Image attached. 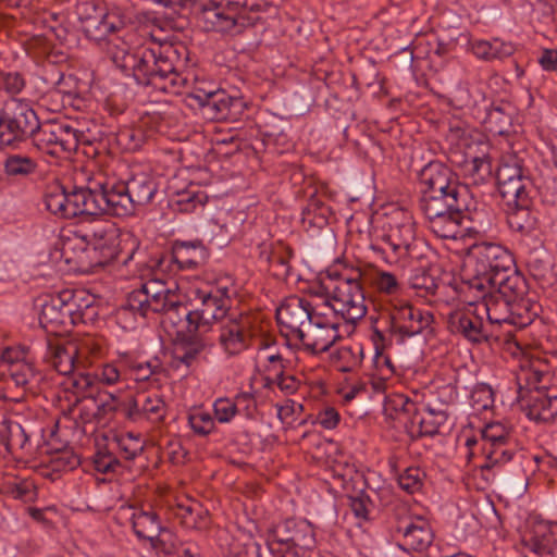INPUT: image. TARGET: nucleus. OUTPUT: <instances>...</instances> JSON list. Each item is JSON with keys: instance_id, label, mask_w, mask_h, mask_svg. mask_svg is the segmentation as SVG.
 Wrapping results in <instances>:
<instances>
[{"instance_id": "58", "label": "nucleus", "mask_w": 557, "mask_h": 557, "mask_svg": "<svg viewBox=\"0 0 557 557\" xmlns=\"http://www.w3.org/2000/svg\"><path fill=\"white\" fill-rule=\"evenodd\" d=\"M91 375L95 379L96 385L113 386L122 382L124 374L116 363L108 362L98 367Z\"/></svg>"}, {"instance_id": "47", "label": "nucleus", "mask_w": 557, "mask_h": 557, "mask_svg": "<svg viewBox=\"0 0 557 557\" xmlns=\"http://www.w3.org/2000/svg\"><path fill=\"white\" fill-rule=\"evenodd\" d=\"M188 424L193 432L199 436H207L215 431L214 417L202 407L193 408L189 410Z\"/></svg>"}, {"instance_id": "31", "label": "nucleus", "mask_w": 557, "mask_h": 557, "mask_svg": "<svg viewBox=\"0 0 557 557\" xmlns=\"http://www.w3.org/2000/svg\"><path fill=\"white\" fill-rule=\"evenodd\" d=\"M484 281L485 288L499 294L507 299L517 300L527 290V284L522 275L511 268Z\"/></svg>"}, {"instance_id": "59", "label": "nucleus", "mask_w": 557, "mask_h": 557, "mask_svg": "<svg viewBox=\"0 0 557 557\" xmlns=\"http://www.w3.org/2000/svg\"><path fill=\"white\" fill-rule=\"evenodd\" d=\"M197 505H180L177 516L182 519V523L185 528L188 529H202L208 524V512L203 510L201 507H198V515L200 521H197L195 518Z\"/></svg>"}, {"instance_id": "19", "label": "nucleus", "mask_w": 557, "mask_h": 557, "mask_svg": "<svg viewBox=\"0 0 557 557\" xmlns=\"http://www.w3.org/2000/svg\"><path fill=\"white\" fill-rule=\"evenodd\" d=\"M127 513H129L128 519L134 533L139 540L149 541L151 547L154 549L166 554L171 553V547H169L166 543L172 537V534L161 527V522L156 512L129 507Z\"/></svg>"}, {"instance_id": "35", "label": "nucleus", "mask_w": 557, "mask_h": 557, "mask_svg": "<svg viewBox=\"0 0 557 557\" xmlns=\"http://www.w3.org/2000/svg\"><path fill=\"white\" fill-rule=\"evenodd\" d=\"M125 185L135 208L148 205L158 190L154 178L147 172L134 173Z\"/></svg>"}, {"instance_id": "21", "label": "nucleus", "mask_w": 557, "mask_h": 557, "mask_svg": "<svg viewBox=\"0 0 557 557\" xmlns=\"http://www.w3.org/2000/svg\"><path fill=\"white\" fill-rule=\"evenodd\" d=\"M421 190L472 197L467 185L460 184L453 171L441 162H430L420 173Z\"/></svg>"}, {"instance_id": "2", "label": "nucleus", "mask_w": 557, "mask_h": 557, "mask_svg": "<svg viewBox=\"0 0 557 557\" xmlns=\"http://www.w3.org/2000/svg\"><path fill=\"white\" fill-rule=\"evenodd\" d=\"M359 276V273L355 276H345L329 272L320 286L321 308L331 311L335 319L341 317L349 324L362 319L367 313V306Z\"/></svg>"}, {"instance_id": "32", "label": "nucleus", "mask_w": 557, "mask_h": 557, "mask_svg": "<svg viewBox=\"0 0 557 557\" xmlns=\"http://www.w3.org/2000/svg\"><path fill=\"white\" fill-rule=\"evenodd\" d=\"M213 346L212 341L202 334L190 332L175 345V359L185 366H191L201 355L208 352Z\"/></svg>"}, {"instance_id": "54", "label": "nucleus", "mask_w": 557, "mask_h": 557, "mask_svg": "<svg viewBox=\"0 0 557 557\" xmlns=\"http://www.w3.org/2000/svg\"><path fill=\"white\" fill-rule=\"evenodd\" d=\"M425 479V473L419 467H408L398 475L399 487L408 494H414L421 491Z\"/></svg>"}, {"instance_id": "11", "label": "nucleus", "mask_w": 557, "mask_h": 557, "mask_svg": "<svg viewBox=\"0 0 557 557\" xmlns=\"http://www.w3.org/2000/svg\"><path fill=\"white\" fill-rule=\"evenodd\" d=\"M244 0L210 1L200 13V22L207 32L238 34L247 25Z\"/></svg>"}, {"instance_id": "41", "label": "nucleus", "mask_w": 557, "mask_h": 557, "mask_svg": "<svg viewBox=\"0 0 557 557\" xmlns=\"http://www.w3.org/2000/svg\"><path fill=\"white\" fill-rule=\"evenodd\" d=\"M482 454L484 461L480 465V469L482 471L498 470L512 460L516 445L511 442V444L482 446Z\"/></svg>"}, {"instance_id": "15", "label": "nucleus", "mask_w": 557, "mask_h": 557, "mask_svg": "<svg viewBox=\"0 0 557 557\" xmlns=\"http://www.w3.org/2000/svg\"><path fill=\"white\" fill-rule=\"evenodd\" d=\"M83 140L84 133L69 122L46 123L36 135L37 147L53 156L75 151Z\"/></svg>"}, {"instance_id": "16", "label": "nucleus", "mask_w": 557, "mask_h": 557, "mask_svg": "<svg viewBox=\"0 0 557 557\" xmlns=\"http://www.w3.org/2000/svg\"><path fill=\"white\" fill-rule=\"evenodd\" d=\"M320 304L312 305L298 296L286 298L276 310L281 332L289 339H297L313 317L320 310Z\"/></svg>"}, {"instance_id": "13", "label": "nucleus", "mask_w": 557, "mask_h": 557, "mask_svg": "<svg viewBox=\"0 0 557 557\" xmlns=\"http://www.w3.org/2000/svg\"><path fill=\"white\" fill-rule=\"evenodd\" d=\"M338 326L337 320L320 308V310L313 311L311 321L296 341L300 342L306 351L312 355L322 354L327 351L341 337Z\"/></svg>"}, {"instance_id": "1", "label": "nucleus", "mask_w": 557, "mask_h": 557, "mask_svg": "<svg viewBox=\"0 0 557 557\" xmlns=\"http://www.w3.org/2000/svg\"><path fill=\"white\" fill-rule=\"evenodd\" d=\"M111 61L125 75L144 86L170 94H180L188 85L182 72L186 64V49L173 45H154L129 49L126 42L110 45Z\"/></svg>"}, {"instance_id": "37", "label": "nucleus", "mask_w": 557, "mask_h": 557, "mask_svg": "<svg viewBox=\"0 0 557 557\" xmlns=\"http://www.w3.org/2000/svg\"><path fill=\"white\" fill-rule=\"evenodd\" d=\"M0 492L25 503L37 498V488L33 480L7 474L0 484Z\"/></svg>"}, {"instance_id": "17", "label": "nucleus", "mask_w": 557, "mask_h": 557, "mask_svg": "<svg viewBox=\"0 0 557 557\" xmlns=\"http://www.w3.org/2000/svg\"><path fill=\"white\" fill-rule=\"evenodd\" d=\"M448 327L451 333L461 335L473 344L487 342L491 336L488 324L484 322L483 313L473 298H470L467 307L449 314Z\"/></svg>"}, {"instance_id": "42", "label": "nucleus", "mask_w": 557, "mask_h": 557, "mask_svg": "<svg viewBox=\"0 0 557 557\" xmlns=\"http://www.w3.org/2000/svg\"><path fill=\"white\" fill-rule=\"evenodd\" d=\"M37 169V160L24 153H9L3 161L4 174L15 180L28 177L35 174Z\"/></svg>"}, {"instance_id": "20", "label": "nucleus", "mask_w": 557, "mask_h": 557, "mask_svg": "<svg viewBox=\"0 0 557 557\" xmlns=\"http://www.w3.org/2000/svg\"><path fill=\"white\" fill-rule=\"evenodd\" d=\"M396 532L401 536L399 547L405 552H423L434 541V533L429 520L418 515L398 519Z\"/></svg>"}, {"instance_id": "46", "label": "nucleus", "mask_w": 557, "mask_h": 557, "mask_svg": "<svg viewBox=\"0 0 557 557\" xmlns=\"http://www.w3.org/2000/svg\"><path fill=\"white\" fill-rule=\"evenodd\" d=\"M482 446L511 444L515 442L512 428L502 422L487 423L481 430Z\"/></svg>"}, {"instance_id": "45", "label": "nucleus", "mask_w": 557, "mask_h": 557, "mask_svg": "<svg viewBox=\"0 0 557 557\" xmlns=\"http://www.w3.org/2000/svg\"><path fill=\"white\" fill-rule=\"evenodd\" d=\"M363 359V347L361 344L343 346L333 355V361L342 372H350L357 369Z\"/></svg>"}, {"instance_id": "5", "label": "nucleus", "mask_w": 557, "mask_h": 557, "mask_svg": "<svg viewBox=\"0 0 557 557\" xmlns=\"http://www.w3.org/2000/svg\"><path fill=\"white\" fill-rule=\"evenodd\" d=\"M467 265L473 276L467 283L466 293H482L487 278L513 268L511 253L503 246L492 243L473 244L470 246Z\"/></svg>"}, {"instance_id": "6", "label": "nucleus", "mask_w": 557, "mask_h": 557, "mask_svg": "<svg viewBox=\"0 0 557 557\" xmlns=\"http://www.w3.org/2000/svg\"><path fill=\"white\" fill-rule=\"evenodd\" d=\"M314 532L307 520L287 519L268 531L267 545L274 557H304L314 546Z\"/></svg>"}, {"instance_id": "18", "label": "nucleus", "mask_w": 557, "mask_h": 557, "mask_svg": "<svg viewBox=\"0 0 557 557\" xmlns=\"http://www.w3.org/2000/svg\"><path fill=\"white\" fill-rule=\"evenodd\" d=\"M138 248V240L133 235H125L120 239L113 234L101 236L92 246L96 265L104 267L111 262L126 265Z\"/></svg>"}, {"instance_id": "62", "label": "nucleus", "mask_w": 557, "mask_h": 557, "mask_svg": "<svg viewBox=\"0 0 557 557\" xmlns=\"http://www.w3.org/2000/svg\"><path fill=\"white\" fill-rule=\"evenodd\" d=\"M236 414H244L247 419H253L257 412V403L253 394L240 392L232 398Z\"/></svg>"}, {"instance_id": "55", "label": "nucleus", "mask_w": 557, "mask_h": 557, "mask_svg": "<svg viewBox=\"0 0 557 557\" xmlns=\"http://www.w3.org/2000/svg\"><path fill=\"white\" fill-rule=\"evenodd\" d=\"M208 200V196L200 189H188L181 195L176 201L177 209L181 212L189 213L202 208Z\"/></svg>"}, {"instance_id": "39", "label": "nucleus", "mask_w": 557, "mask_h": 557, "mask_svg": "<svg viewBox=\"0 0 557 557\" xmlns=\"http://www.w3.org/2000/svg\"><path fill=\"white\" fill-rule=\"evenodd\" d=\"M532 199L517 202V206H504L507 213V222L511 230L520 233H530L534 230L536 219L530 208Z\"/></svg>"}, {"instance_id": "63", "label": "nucleus", "mask_w": 557, "mask_h": 557, "mask_svg": "<svg viewBox=\"0 0 557 557\" xmlns=\"http://www.w3.org/2000/svg\"><path fill=\"white\" fill-rule=\"evenodd\" d=\"M161 368L158 359L148 361H135L129 366V371L135 381H147L151 375L157 373Z\"/></svg>"}, {"instance_id": "64", "label": "nucleus", "mask_w": 557, "mask_h": 557, "mask_svg": "<svg viewBox=\"0 0 557 557\" xmlns=\"http://www.w3.org/2000/svg\"><path fill=\"white\" fill-rule=\"evenodd\" d=\"M196 99L205 107L215 109L221 116H225V111L228 109L230 99L224 92L210 91L203 96L197 95Z\"/></svg>"}, {"instance_id": "33", "label": "nucleus", "mask_w": 557, "mask_h": 557, "mask_svg": "<svg viewBox=\"0 0 557 557\" xmlns=\"http://www.w3.org/2000/svg\"><path fill=\"white\" fill-rule=\"evenodd\" d=\"M66 414H69L75 422L77 428L84 432L87 431V425H95L99 423L97 417L98 403L94 396H79L78 398H69Z\"/></svg>"}, {"instance_id": "23", "label": "nucleus", "mask_w": 557, "mask_h": 557, "mask_svg": "<svg viewBox=\"0 0 557 557\" xmlns=\"http://www.w3.org/2000/svg\"><path fill=\"white\" fill-rule=\"evenodd\" d=\"M103 183V213L115 216H127L135 212V207L128 195L125 182L116 181L113 177H108L102 174Z\"/></svg>"}, {"instance_id": "51", "label": "nucleus", "mask_w": 557, "mask_h": 557, "mask_svg": "<svg viewBox=\"0 0 557 557\" xmlns=\"http://www.w3.org/2000/svg\"><path fill=\"white\" fill-rule=\"evenodd\" d=\"M7 447L11 451L30 450L29 434L18 422L10 420L7 423Z\"/></svg>"}, {"instance_id": "27", "label": "nucleus", "mask_w": 557, "mask_h": 557, "mask_svg": "<svg viewBox=\"0 0 557 557\" xmlns=\"http://www.w3.org/2000/svg\"><path fill=\"white\" fill-rule=\"evenodd\" d=\"M76 349L71 345L70 339H50L45 358L60 374L70 375L75 370H79L75 357Z\"/></svg>"}, {"instance_id": "9", "label": "nucleus", "mask_w": 557, "mask_h": 557, "mask_svg": "<svg viewBox=\"0 0 557 557\" xmlns=\"http://www.w3.org/2000/svg\"><path fill=\"white\" fill-rule=\"evenodd\" d=\"M255 336V318L247 310H236L219 324L218 344L223 354L236 357L246 351Z\"/></svg>"}, {"instance_id": "44", "label": "nucleus", "mask_w": 557, "mask_h": 557, "mask_svg": "<svg viewBox=\"0 0 557 557\" xmlns=\"http://www.w3.org/2000/svg\"><path fill=\"white\" fill-rule=\"evenodd\" d=\"M557 414V396L537 393L532 396L528 407V417L531 420L549 422Z\"/></svg>"}, {"instance_id": "36", "label": "nucleus", "mask_w": 557, "mask_h": 557, "mask_svg": "<svg viewBox=\"0 0 557 557\" xmlns=\"http://www.w3.org/2000/svg\"><path fill=\"white\" fill-rule=\"evenodd\" d=\"M473 54L483 61H502L515 52V46L509 41H504L499 38L492 40H473L470 44Z\"/></svg>"}, {"instance_id": "49", "label": "nucleus", "mask_w": 557, "mask_h": 557, "mask_svg": "<svg viewBox=\"0 0 557 557\" xmlns=\"http://www.w3.org/2000/svg\"><path fill=\"white\" fill-rule=\"evenodd\" d=\"M449 159L453 163H462V161H459L457 159V156L454 152H451ZM463 162L466 163L467 172L469 173L470 176H472L474 184L482 183L491 176L492 166L486 158L471 157V159L468 160V158L466 157Z\"/></svg>"}, {"instance_id": "38", "label": "nucleus", "mask_w": 557, "mask_h": 557, "mask_svg": "<svg viewBox=\"0 0 557 557\" xmlns=\"http://www.w3.org/2000/svg\"><path fill=\"white\" fill-rule=\"evenodd\" d=\"M71 345L76 349L75 357L78 362V369L86 370L103 355L104 348L99 338L92 336H84L81 338L70 339Z\"/></svg>"}, {"instance_id": "43", "label": "nucleus", "mask_w": 557, "mask_h": 557, "mask_svg": "<svg viewBox=\"0 0 557 557\" xmlns=\"http://www.w3.org/2000/svg\"><path fill=\"white\" fill-rule=\"evenodd\" d=\"M497 184L504 206H517L519 201L523 202V200L527 201L531 199L529 193L531 182L527 174L509 180V183Z\"/></svg>"}, {"instance_id": "14", "label": "nucleus", "mask_w": 557, "mask_h": 557, "mask_svg": "<svg viewBox=\"0 0 557 557\" xmlns=\"http://www.w3.org/2000/svg\"><path fill=\"white\" fill-rule=\"evenodd\" d=\"M473 199L466 202L465 207L449 209L436 216L428 218L429 228L437 237L443 239H466L478 235L480 232L472 225L467 212L474 207Z\"/></svg>"}, {"instance_id": "10", "label": "nucleus", "mask_w": 557, "mask_h": 557, "mask_svg": "<svg viewBox=\"0 0 557 557\" xmlns=\"http://www.w3.org/2000/svg\"><path fill=\"white\" fill-rule=\"evenodd\" d=\"M84 290H63L57 295L40 298L39 323L48 332L57 333L60 326L75 322V313L81 309L78 300Z\"/></svg>"}, {"instance_id": "7", "label": "nucleus", "mask_w": 557, "mask_h": 557, "mask_svg": "<svg viewBox=\"0 0 557 557\" xmlns=\"http://www.w3.org/2000/svg\"><path fill=\"white\" fill-rule=\"evenodd\" d=\"M42 125L29 103L12 98L4 103L0 113V149L36 135Z\"/></svg>"}, {"instance_id": "28", "label": "nucleus", "mask_w": 557, "mask_h": 557, "mask_svg": "<svg viewBox=\"0 0 557 557\" xmlns=\"http://www.w3.org/2000/svg\"><path fill=\"white\" fill-rule=\"evenodd\" d=\"M77 188V199L79 205V215H98L103 214V183L102 173H98L88 178L85 186Z\"/></svg>"}, {"instance_id": "3", "label": "nucleus", "mask_w": 557, "mask_h": 557, "mask_svg": "<svg viewBox=\"0 0 557 557\" xmlns=\"http://www.w3.org/2000/svg\"><path fill=\"white\" fill-rule=\"evenodd\" d=\"M184 309L185 306L176 288L159 280H150L140 288L131 292L122 307L123 312H129L140 318H148L150 314L157 313L163 314L173 324L182 320Z\"/></svg>"}, {"instance_id": "4", "label": "nucleus", "mask_w": 557, "mask_h": 557, "mask_svg": "<svg viewBox=\"0 0 557 557\" xmlns=\"http://www.w3.org/2000/svg\"><path fill=\"white\" fill-rule=\"evenodd\" d=\"M237 295L236 287L227 280L220 282L209 289H197L195 292V309L186 311L183 317L188 322L189 332H199L201 327L209 326L213 322H222L230 313L235 312L234 297Z\"/></svg>"}, {"instance_id": "8", "label": "nucleus", "mask_w": 557, "mask_h": 557, "mask_svg": "<svg viewBox=\"0 0 557 557\" xmlns=\"http://www.w3.org/2000/svg\"><path fill=\"white\" fill-rule=\"evenodd\" d=\"M421 243L416 237V223L409 215L395 222L382 237V244H371L370 248L382 255L387 262L403 258H418L417 250Z\"/></svg>"}, {"instance_id": "48", "label": "nucleus", "mask_w": 557, "mask_h": 557, "mask_svg": "<svg viewBox=\"0 0 557 557\" xmlns=\"http://www.w3.org/2000/svg\"><path fill=\"white\" fill-rule=\"evenodd\" d=\"M537 306L525 299H517L511 305V317L509 324L517 327H525L530 325L537 315Z\"/></svg>"}, {"instance_id": "56", "label": "nucleus", "mask_w": 557, "mask_h": 557, "mask_svg": "<svg viewBox=\"0 0 557 557\" xmlns=\"http://www.w3.org/2000/svg\"><path fill=\"white\" fill-rule=\"evenodd\" d=\"M470 404L473 410L481 412L491 409L494 405V392L488 384H476L470 395Z\"/></svg>"}, {"instance_id": "12", "label": "nucleus", "mask_w": 557, "mask_h": 557, "mask_svg": "<svg viewBox=\"0 0 557 557\" xmlns=\"http://www.w3.org/2000/svg\"><path fill=\"white\" fill-rule=\"evenodd\" d=\"M388 330L398 343L405 339L432 332L434 315L428 310L413 307L408 302L396 304L388 313Z\"/></svg>"}, {"instance_id": "25", "label": "nucleus", "mask_w": 557, "mask_h": 557, "mask_svg": "<svg viewBox=\"0 0 557 557\" xmlns=\"http://www.w3.org/2000/svg\"><path fill=\"white\" fill-rule=\"evenodd\" d=\"M515 108L508 101H496L485 106L479 119L493 135L508 134L512 127Z\"/></svg>"}, {"instance_id": "26", "label": "nucleus", "mask_w": 557, "mask_h": 557, "mask_svg": "<svg viewBox=\"0 0 557 557\" xmlns=\"http://www.w3.org/2000/svg\"><path fill=\"white\" fill-rule=\"evenodd\" d=\"M124 26V18L115 11L89 15L82 20L85 35L96 41L106 39L109 35L120 32Z\"/></svg>"}, {"instance_id": "57", "label": "nucleus", "mask_w": 557, "mask_h": 557, "mask_svg": "<svg viewBox=\"0 0 557 557\" xmlns=\"http://www.w3.org/2000/svg\"><path fill=\"white\" fill-rule=\"evenodd\" d=\"M528 546L536 557H557V540L550 533L532 537Z\"/></svg>"}, {"instance_id": "53", "label": "nucleus", "mask_w": 557, "mask_h": 557, "mask_svg": "<svg viewBox=\"0 0 557 557\" xmlns=\"http://www.w3.org/2000/svg\"><path fill=\"white\" fill-rule=\"evenodd\" d=\"M8 373L17 387L29 388L38 381V374L29 362L15 363L8 369Z\"/></svg>"}, {"instance_id": "40", "label": "nucleus", "mask_w": 557, "mask_h": 557, "mask_svg": "<svg viewBox=\"0 0 557 557\" xmlns=\"http://www.w3.org/2000/svg\"><path fill=\"white\" fill-rule=\"evenodd\" d=\"M62 383L64 386V393L66 394V400L69 398L74 399L79 396H94L97 392V386L94 376L85 372V370H75Z\"/></svg>"}, {"instance_id": "34", "label": "nucleus", "mask_w": 557, "mask_h": 557, "mask_svg": "<svg viewBox=\"0 0 557 557\" xmlns=\"http://www.w3.org/2000/svg\"><path fill=\"white\" fill-rule=\"evenodd\" d=\"M447 421V413L442 409H433L428 407L422 412L418 409L412 417L409 418V431L420 436L434 435L440 432V428Z\"/></svg>"}, {"instance_id": "60", "label": "nucleus", "mask_w": 557, "mask_h": 557, "mask_svg": "<svg viewBox=\"0 0 557 557\" xmlns=\"http://www.w3.org/2000/svg\"><path fill=\"white\" fill-rule=\"evenodd\" d=\"M213 417L221 424L231 423L236 414L235 405L232 398L219 397L212 404Z\"/></svg>"}, {"instance_id": "61", "label": "nucleus", "mask_w": 557, "mask_h": 557, "mask_svg": "<svg viewBox=\"0 0 557 557\" xmlns=\"http://www.w3.org/2000/svg\"><path fill=\"white\" fill-rule=\"evenodd\" d=\"M0 83L2 89L12 98L20 95L26 87L24 76L18 72H4L0 69Z\"/></svg>"}, {"instance_id": "30", "label": "nucleus", "mask_w": 557, "mask_h": 557, "mask_svg": "<svg viewBox=\"0 0 557 557\" xmlns=\"http://www.w3.org/2000/svg\"><path fill=\"white\" fill-rule=\"evenodd\" d=\"M209 250L200 240L175 242L172 248V261L182 270H194L206 263Z\"/></svg>"}, {"instance_id": "52", "label": "nucleus", "mask_w": 557, "mask_h": 557, "mask_svg": "<svg viewBox=\"0 0 557 557\" xmlns=\"http://www.w3.org/2000/svg\"><path fill=\"white\" fill-rule=\"evenodd\" d=\"M525 175L523 161L517 154H506L497 169V183H509V180Z\"/></svg>"}, {"instance_id": "24", "label": "nucleus", "mask_w": 557, "mask_h": 557, "mask_svg": "<svg viewBox=\"0 0 557 557\" xmlns=\"http://www.w3.org/2000/svg\"><path fill=\"white\" fill-rule=\"evenodd\" d=\"M469 298H473L478 304V309L485 314L490 324H509L511 317L512 300L505 298L499 294L484 288L482 295L480 293H466Z\"/></svg>"}, {"instance_id": "50", "label": "nucleus", "mask_w": 557, "mask_h": 557, "mask_svg": "<svg viewBox=\"0 0 557 557\" xmlns=\"http://www.w3.org/2000/svg\"><path fill=\"white\" fill-rule=\"evenodd\" d=\"M417 409L416 404L403 394H394L387 396L385 399V410L389 412L391 416H393L394 412L397 418L403 416L407 426L409 425V418L416 413Z\"/></svg>"}, {"instance_id": "22", "label": "nucleus", "mask_w": 557, "mask_h": 557, "mask_svg": "<svg viewBox=\"0 0 557 557\" xmlns=\"http://www.w3.org/2000/svg\"><path fill=\"white\" fill-rule=\"evenodd\" d=\"M166 412L165 403L158 393H138L125 406L124 414L132 421L147 419L160 422Z\"/></svg>"}, {"instance_id": "29", "label": "nucleus", "mask_w": 557, "mask_h": 557, "mask_svg": "<svg viewBox=\"0 0 557 557\" xmlns=\"http://www.w3.org/2000/svg\"><path fill=\"white\" fill-rule=\"evenodd\" d=\"M472 197L459 196V194H444L434 191L421 190L420 209L425 218L436 216L446 212L449 209L465 207L466 202L471 200Z\"/></svg>"}]
</instances>
